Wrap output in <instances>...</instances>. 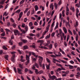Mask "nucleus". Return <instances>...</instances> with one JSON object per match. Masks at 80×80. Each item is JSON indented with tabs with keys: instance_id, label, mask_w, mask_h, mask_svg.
Returning <instances> with one entry per match:
<instances>
[{
	"instance_id": "f257e3e1",
	"label": "nucleus",
	"mask_w": 80,
	"mask_h": 80,
	"mask_svg": "<svg viewBox=\"0 0 80 80\" xmlns=\"http://www.w3.org/2000/svg\"><path fill=\"white\" fill-rule=\"evenodd\" d=\"M31 55H33L34 57H35L37 58L38 57L39 58V62L40 65V67H42V62L43 61V58L41 56H38V55H36L35 53L33 52H29V57H30Z\"/></svg>"
},
{
	"instance_id": "f03ea898",
	"label": "nucleus",
	"mask_w": 80,
	"mask_h": 80,
	"mask_svg": "<svg viewBox=\"0 0 80 80\" xmlns=\"http://www.w3.org/2000/svg\"><path fill=\"white\" fill-rule=\"evenodd\" d=\"M48 76L49 78H51V79H52V80H53L54 79H55L56 80L57 79V77L55 76H52L50 74H49Z\"/></svg>"
},
{
	"instance_id": "7ed1b4c3",
	"label": "nucleus",
	"mask_w": 80,
	"mask_h": 80,
	"mask_svg": "<svg viewBox=\"0 0 80 80\" xmlns=\"http://www.w3.org/2000/svg\"><path fill=\"white\" fill-rule=\"evenodd\" d=\"M13 32L14 33V35H17V34L18 35H22V34H20L19 33L18 31L17 30L15 29L13 31Z\"/></svg>"
},
{
	"instance_id": "20e7f679",
	"label": "nucleus",
	"mask_w": 80,
	"mask_h": 80,
	"mask_svg": "<svg viewBox=\"0 0 80 80\" xmlns=\"http://www.w3.org/2000/svg\"><path fill=\"white\" fill-rule=\"evenodd\" d=\"M35 66H36V67L38 68H39V66H38V64L36 63H35V65H33V66L32 67V69H33V70H35Z\"/></svg>"
},
{
	"instance_id": "39448f33",
	"label": "nucleus",
	"mask_w": 80,
	"mask_h": 80,
	"mask_svg": "<svg viewBox=\"0 0 80 80\" xmlns=\"http://www.w3.org/2000/svg\"><path fill=\"white\" fill-rule=\"evenodd\" d=\"M37 42H38V43H40V46H42V44H43V43L44 42L43 40H38V41Z\"/></svg>"
},
{
	"instance_id": "423d86ee",
	"label": "nucleus",
	"mask_w": 80,
	"mask_h": 80,
	"mask_svg": "<svg viewBox=\"0 0 80 80\" xmlns=\"http://www.w3.org/2000/svg\"><path fill=\"white\" fill-rule=\"evenodd\" d=\"M50 25L48 24L46 28V29L45 31L47 32V33L48 32V30H49V27H50Z\"/></svg>"
},
{
	"instance_id": "0eeeda50",
	"label": "nucleus",
	"mask_w": 80,
	"mask_h": 80,
	"mask_svg": "<svg viewBox=\"0 0 80 80\" xmlns=\"http://www.w3.org/2000/svg\"><path fill=\"white\" fill-rule=\"evenodd\" d=\"M63 30L65 33H67V28L65 27H63Z\"/></svg>"
},
{
	"instance_id": "6e6552de",
	"label": "nucleus",
	"mask_w": 80,
	"mask_h": 80,
	"mask_svg": "<svg viewBox=\"0 0 80 80\" xmlns=\"http://www.w3.org/2000/svg\"><path fill=\"white\" fill-rule=\"evenodd\" d=\"M42 21L44 22L42 25V26L44 27L45 25V23H46V22H45V18H43Z\"/></svg>"
},
{
	"instance_id": "1a4fd4ad",
	"label": "nucleus",
	"mask_w": 80,
	"mask_h": 80,
	"mask_svg": "<svg viewBox=\"0 0 80 80\" xmlns=\"http://www.w3.org/2000/svg\"><path fill=\"white\" fill-rule=\"evenodd\" d=\"M15 58V55H13V56H12V57L11 58V60L13 62H15V59H14Z\"/></svg>"
},
{
	"instance_id": "9d476101",
	"label": "nucleus",
	"mask_w": 80,
	"mask_h": 80,
	"mask_svg": "<svg viewBox=\"0 0 80 80\" xmlns=\"http://www.w3.org/2000/svg\"><path fill=\"white\" fill-rule=\"evenodd\" d=\"M23 56H21L20 61L22 62H24L25 61V60L23 59Z\"/></svg>"
},
{
	"instance_id": "9b49d317",
	"label": "nucleus",
	"mask_w": 80,
	"mask_h": 80,
	"mask_svg": "<svg viewBox=\"0 0 80 80\" xmlns=\"http://www.w3.org/2000/svg\"><path fill=\"white\" fill-rule=\"evenodd\" d=\"M39 48H42V49H45V50H47L48 48H47L45 47H43V46H39Z\"/></svg>"
},
{
	"instance_id": "f8f14e48",
	"label": "nucleus",
	"mask_w": 80,
	"mask_h": 80,
	"mask_svg": "<svg viewBox=\"0 0 80 80\" xmlns=\"http://www.w3.org/2000/svg\"><path fill=\"white\" fill-rule=\"evenodd\" d=\"M53 7H54V6L53 5V3H51L50 6V8H52V10H53Z\"/></svg>"
},
{
	"instance_id": "ddd939ff",
	"label": "nucleus",
	"mask_w": 80,
	"mask_h": 80,
	"mask_svg": "<svg viewBox=\"0 0 80 80\" xmlns=\"http://www.w3.org/2000/svg\"><path fill=\"white\" fill-rule=\"evenodd\" d=\"M63 63H65V64H67L68 63V62L67 61H64L63 60H61L60 59H59Z\"/></svg>"
},
{
	"instance_id": "4468645a",
	"label": "nucleus",
	"mask_w": 80,
	"mask_h": 80,
	"mask_svg": "<svg viewBox=\"0 0 80 80\" xmlns=\"http://www.w3.org/2000/svg\"><path fill=\"white\" fill-rule=\"evenodd\" d=\"M26 59L27 61H29L30 62V59L29 58V56L28 55H26Z\"/></svg>"
},
{
	"instance_id": "2eb2a0df",
	"label": "nucleus",
	"mask_w": 80,
	"mask_h": 80,
	"mask_svg": "<svg viewBox=\"0 0 80 80\" xmlns=\"http://www.w3.org/2000/svg\"><path fill=\"white\" fill-rule=\"evenodd\" d=\"M22 70L19 69V68H18V72L19 73H20V74H22V73L21 72H22Z\"/></svg>"
},
{
	"instance_id": "dca6fc26",
	"label": "nucleus",
	"mask_w": 80,
	"mask_h": 80,
	"mask_svg": "<svg viewBox=\"0 0 80 80\" xmlns=\"http://www.w3.org/2000/svg\"><path fill=\"white\" fill-rule=\"evenodd\" d=\"M58 22H57L56 23V27H55V28H54V30H55L57 28H58Z\"/></svg>"
},
{
	"instance_id": "f3484780",
	"label": "nucleus",
	"mask_w": 80,
	"mask_h": 80,
	"mask_svg": "<svg viewBox=\"0 0 80 80\" xmlns=\"http://www.w3.org/2000/svg\"><path fill=\"white\" fill-rule=\"evenodd\" d=\"M30 47H32V48H35V44L34 43L32 44V45H31L30 46Z\"/></svg>"
},
{
	"instance_id": "a211bd4d",
	"label": "nucleus",
	"mask_w": 80,
	"mask_h": 80,
	"mask_svg": "<svg viewBox=\"0 0 80 80\" xmlns=\"http://www.w3.org/2000/svg\"><path fill=\"white\" fill-rule=\"evenodd\" d=\"M34 8L35 11H37L38 10V7L37 5H36L34 6Z\"/></svg>"
},
{
	"instance_id": "6ab92c4d",
	"label": "nucleus",
	"mask_w": 80,
	"mask_h": 80,
	"mask_svg": "<svg viewBox=\"0 0 80 80\" xmlns=\"http://www.w3.org/2000/svg\"><path fill=\"white\" fill-rule=\"evenodd\" d=\"M62 35L63 36L64 40H66V38H67V36H65V33H62Z\"/></svg>"
},
{
	"instance_id": "aec40b11",
	"label": "nucleus",
	"mask_w": 80,
	"mask_h": 80,
	"mask_svg": "<svg viewBox=\"0 0 80 80\" xmlns=\"http://www.w3.org/2000/svg\"><path fill=\"white\" fill-rule=\"evenodd\" d=\"M6 0H3L1 1L0 2V5L1 4V5H3L4 4V2H5Z\"/></svg>"
},
{
	"instance_id": "412c9836",
	"label": "nucleus",
	"mask_w": 80,
	"mask_h": 80,
	"mask_svg": "<svg viewBox=\"0 0 80 80\" xmlns=\"http://www.w3.org/2000/svg\"><path fill=\"white\" fill-rule=\"evenodd\" d=\"M50 34H49V35H47L45 37V39H48V38H50Z\"/></svg>"
},
{
	"instance_id": "4be33fe9",
	"label": "nucleus",
	"mask_w": 80,
	"mask_h": 80,
	"mask_svg": "<svg viewBox=\"0 0 80 80\" xmlns=\"http://www.w3.org/2000/svg\"><path fill=\"white\" fill-rule=\"evenodd\" d=\"M59 50L60 52H62V53L63 55H65V52H64L62 50V49H61V48H59Z\"/></svg>"
},
{
	"instance_id": "5701e85b",
	"label": "nucleus",
	"mask_w": 80,
	"mask_h": 80,
	"mask_svg": "<svg viewBox=\"0 0 80 80\" xmlns=\"http://www.w3.org/2000/svg\"><path fill=\"white\" fill-rule=\"evenodd\" d=\"M78 34H76V42H77L78 41Z\"/></svg>"
},
{
	"instance_id": "b1692460",
	"label": "nucleus",
	"mask_w": 80,
	"mask_h": 80,
	"mask_svg": "<svg viewBox=\"0 0 80 80\" xmlns=\"http://www.w3.org/2000/svg\"><path fill=\"white\" fill-rule=\"evenodd\" d=\"M35 73L36 75H38L39 74V72H38V69H35Z\"/></svg>"
},
{
	"instance_id": "393cba45",
	"label": "nucleus",
	"mask_w": 80,
	"mask_h": 80,
	"mask_svg": "<svg viewBox=\"0 0 80 80\" xmlns=\"http://www.w3.org/2000/svg\"><path fill=\"white\" fill-rule=\"evenodd\" d=\"M69 69H73L74 68L73 66L69 65Z\"/></svg>"
},
{
	"instance_id": "a878e982",
	"label": "nucleus",
	"mask_w": 80,
	"mask_h": 80,
	"mask_svg": "<svg viewBox=\"0 0 80 80\" xmlns=\"http://www.w3.org/2000/svg\"><path fill=\"white\" fill-rule=\"evenodd\" d=\"M58 53L59 55L56 54V57H61V56H62V54L60 52H58Z\"/></svg>"
},
{
	"instance_id": "bb28decb",
	"label": "nucleus",
	"mask_w": 80,
	"mask_h": 80,
	"mask_svg": "<svg viewBox=\"0 0 80 80\" xmlns=\"http://www.w3.org/2000/svg\"><path fill=\"white\" fill-rule=\"evenodd\" d=\"M23 48L24 49H25V50L27 49H28L29 48L27 46H23Z\"/></svg>"
},
{
	"instance_id": "cd10ccee",
	"label": "nucleus",
	"mask_w": 80,
	"mask_h": 80,
	"mask_svg": "<svg viewBox=\"0 0 80 80\" xmlns=\"http://www.w3.org/2000/svg\"><path fill=\"white\" fill-rule=\"evenodd\" d=\"M8 15V13H7V12H5L3 13V16H4L5 15V16H6Z\"/></svg>"
},
{
	"instance_id": "c85d7f7f",
	"label": "nucleus",
	"mask_w": 80,
	"mask_h": 80,
	"mask_svg": "<svg viewBox=\"0 0 80 80\" xmlns=\"http://www.w3.org/2000/svg\"><path fill=\"white\" fill-rule=\"evenodd\" d=\"M22 41L23 42V43H27L28 42V41H27V40L26 39H23L22 40Z\"/></svg>"
},
{
	"instance_id": "c756f323",
	"label": "nucleus",
	"mask_w": 80,
	"mask_h": 80,
	"mask_svg": "<svg viewBox=\"0 0 80 80\" xmlns=\"http://www.w3.org/2000/svg\"><path fill=\"white\" fill-rule=\"evenodd\" d=\"M47 43L45 45V46H47V47H48V44L50 43V41H47Z\"/></svg>"
},
{
	"instance_id": "7c9ffc66",
	"label": "nucleus",
	"mask_w": 80,
	"mask_h": 80,
	"mask_svg": "<svg viewBox=\"0 0 80 80\" xmlns=\"http://www.w3.org/2000/svg\"><path fill=\"white\" fill-rule=\"evenodd\" d=\"M54 6L56 9H57V7L58 6V5L57 4V3H54Z\"/></svg>"
},
{
	"instance_id": "2f4dec72",
	"label": "nucleus",
	"mask_w": 80,
	"mask_h": 80,
	"mask_svg": "<svg viewBox=\"0 0 80 80\" xmlns=\"http://www.w3.org/2000/svg\"><path fill=\"white\" fill-rule=\"evenodd\" d=\"M2 48L4 50H8V48H7V47H5V46H3L2 47Z\"/></svg>"
},
{
	"instance_id": "473e14b6",
	"label": "nucleus",
	"mask_w": 80,
	"mask_h": 80,
	"mask_svg": "<svg viewBox=\"0 0 80 80\" xmlns=\"http://www.w3.org/2000/svg\"><path fill=\"white\" fill-rule=\"evenodd\" d=\"M32 61H36V60H37V58H33L32 57Z\"/></svg>"
},
{
	"instance_id": "72a5a7b5",
	"label": "nucleus",
	"mask_w": 80,
	"mask_h": 80,
	"mask_svg": "<svg viewBox=\"0 0 80 80\" xmlns=\"http://www.w3.org/2000/svg\"><path fill=\"white\" fill-rule=\"evenodd\" d=\"M62 17H65V10H63L62 12Z\"/></svg>"
},
{
	"instance_id": "f704fd0d",
	"label": "nucleus",
	"mask_w": 80,
	"mask_h": 80,
	"mask_svg": "<svg viewBox=\"0 0 80 80\" xmlns=\"http://www.w3.org/2000/svg\"><path fill=\"white\" fill-rule=\"evenodd\" d=\"M9 43H10V45H13V41L11 40H10L9 42Z\"/></svg>"
},
{
	"instance_id": "c9c22d12",
	"label": "nucleus",
	"mask_w": 80,
	"mask_h": 80,
	"mask_svg": "<svg viewBox=\"0 0 80 80\" xmlns=\"http://www.w3.org/2000/svg\"><path fill=\"white\" fill-rule=\"evenodd\" d=\"M12 26L14 28H15L17 27V24H16L15 23H14L12 24Z\"/></svg>"
},
{
	"instance_id": "e433bc0d",
	"label": "nucleus",
	"mask_w": 80,
	"mask_h": 80,
	"mask_svg": "<svg viewBox=\"0 0 80 80\" xmlns=\"http://www.w3.org/2000/svg\"><path fill=\"white\" fill-rule=\"evenodd\" d=\"M28 10H29L28 8H26L24 12V13H27V12H28Z\"/></svg>"
},
{
	"instance_id": "4c0bfd02",
	"label": "nucleus",
	"mask_w": 80,
	"mask_h": 80,
	"mask_svg": "<svg viewBox=\"0 0 80 80\" xmlns=\"http://www.w3.org/2000/svg\"><path fill=\"white\" fill-rule=\"evenodd\" d=\"M20 11H21V10L18 9L16 11V13H19L20 12Z\"/></svg>"
},
{
	"instance_id": "58836bf2",
	"label": "nucleus",
	"mask_w": 80,
	"mask_h": 80,
	"mask_svg": "<svg viewBox=\"0 0 80 80\" xmlns=\"http://www.w3.org/2000/svg\"><path fill=\"white\" fill-rule=\"evenodd\" d=\"M73 33L74 35H76L77 34H77V32H76V31H75V29L73 30Z\"/></svg>"
},
{
	"instance_id": "ea45409f",
	"label": "nucleus",
	"mask_w": 80,
	"mask_h": 80,
	"mask_svg": "<svg viewBox=\"0 0 80 80\" xmlns=\"http://www.w3.org/2000/svg\"><path fill=\"white\" fill-rule=\"evenodd\" d=\"M29 35H30V36H31V37H34V36H35V34H32V33H31V34H29Z\"/></svg>"
},
{
	"instance_id": "a19ab883",
	"label": "nucleus",
	"mask_w": 80,
	"mask_h": 80,
	"mask_svg": "<svg viewBox=\"0 0 80 80\" xmlns=\"http://www.w3.org/2000/svg\"><path fill=\"white\" fill-rule=\"evenodd\" d=\"M24 2H25L24 0H22L20 2V5H22V4H23V3H24Z\"/></svg>"
},
{
	"instance_id": "79ce46f5",
	"label": "nucleus",
	"mask_w": 80,
	"mask_h": 80,
	"mask_svg": "<svg viewBox=\"0 0 80 80\" xmlns=\"http://www.w3.org/2000/svg\"><path fill=\"white\" fill-rule=\"evenodd\" d=\"M5 35V32H3L1 34V36H4Z\"/></svg>"
},
{
	"instance_id": "37998d69",
	"label": "nucleus",
	"mask_w": 80,
	"mask_h": 80,
	"mask_svg": "<svg viewBox=\"0 0 80 80\" xmlns=\"http://www.w3.org/2000/svg\"><path fill=\"white\" fill-rule=\"evenodd\" d=\"M5 57L7 60H8V55H5Z\"/></svg>"
},
{
	"instance_id": "c03bdc74",
	"label": "nucleus",
	"mask_w": 80,
	"mask_h": 80,
	"mask_svg": "<svg viewBox=\"0 0 80 80\" xmlns=\"http://www.w3.org/2000/svg\"><path fill=\"white\" fill-rule=\"evenodd\" d=\"M46 60L48 63H50V60H49V59L47 58H46Z\"/></svg>"
},
{
	"instance_id": "a18cd8bd",
	"label": "nucleus",
	"mask_w": 80,
	"mask_h": 80,
	"mask_svg": "<svg viewBox=\"0 0 80 80\" xmlns=\"http://www.w3.org/2000/svg\"><path fill=\"white\" fill-rule=\"evenodd\" d=\"M57 60L55 59V58H53L52 61H53V62H54V63H56V62H57Z\"/></svg>"
},
{
	"instance_id": "49530a36",
	"label": "nucleus",
	"mask_w": 80,
	"mask_h": 80,
	"mask_svg": "<svg viewBox=\"0 0 80 80\" xmlns=\"http://www.w3.org/2000/svg\"><path fill=\"white\" fill-rule=\"evenodd\" d=\"M46 66V68L48 70L49 69V68H50V64L47 65Z\"/></svg>"
},
{
	"instance_id": "de8ad7c7",
	"label": "nucleus",
	"mask_w": 80,
	"mask_h": 80,
	"mask_svg": "<svg viewBox=\"0 0 80 80\" xmlns=\"http://www.w3.org/2000/svg\"><path fill=\"white\" fill-rule=\"evenodd\" d=\"M22 15H23V12H22L19 14V17H22Z\"/></svg>"
},
{
	"instance_id": "09e8293b",
	"label": "nucleus",
	"mask_w": 80,
	"mask_h": 80,
	"mask_svg": "<svg viewBox=\"0 0 80 80\" xmlns=\"http://www.w3.org/2000/svg\"><path fill=\"white\" fill-rule=\"evenodd\" d=\"M29 25L30 27H32V25H33V23H32V22H31L29 23Z\"/></svg>"
},
{
	"instance_id": "8fccbe9b",
	"label": "nucleus",
	"mask_w": 80,
	"mask_h": 80,
	"mask_svg": "<svg viewBox=\"0 0 80 80\" xmlns=\"http://www.w3.org/2000/svg\"><path fill=\"white\" fill-rule=\"evenodd\" d=\"M56 65H57V66H58L59 67H62V65H61V64H60L56 63Z\"/></svg>"
},
{
	"instance_id": "3c124183",
	"label": "nucleus",
	"mask_w": 80,
	"mask_h": 80,
	"mask_svg": "<svg viewBox=\"0 0 80 80\" xmlns=\"http://www.w3.org/2000/svg\"><path fill=\"white\" fill-rule=\"evenodd\" d=\"M69 38H70V36L69 35H68L67 37V42H68V40H69Z\"/></svg>"
},
{
	"instance_id": "603ef678",
	"label": "nucleus",
	"mask_w": 80,
	"mask_h": 80,
	"mask_svg": "<svg viewBox=\"0 0 80 80\" xmlns=\"http://www.w3.org/2000/svg\"><path fill=\"white\" fill-rule=\"evenodd\" d=\"M77 72H80V67H78L77 68Z\"/></svg>"
},
{
	"instance_id": "864d4df0",
	"label": "nucleus",
	"mask_w": 80,
	"mask_h": 80,
	"mask_svg": "<svg viewBox=\"0 0 80 80\" xmlns=\"http://www.w3.org/2000/svg\"><path fill=\"white\" fill-rule=\"evenodd\" d=\"M18 45L19 46H22L23 45V43L22 42H20L18 43Z\"/></svg>"
},
{
	"instance_id": "5fc2aeb1",
	"label": "nucleus",
	"mask_w": 80,
	"mask_h": 80,
	"mask_svg": "<svg viewBox=\"0 0 80 80\" xmlns=\"http://www.w3.org/2000/svg\"><path fill=\"white\" fill-rule=\"evenodd\" d=\"M55 21H54L52 23L51 25V28H53V25H54V24H55Z\"/></svg>"
},
{
	"instance_id": "6e6d98bb",
	"label": "nucleus",
	"mask_w": 80,
	"mask_h": 80,
	"mask_svg": "<svg viewBox=\"0 0 80 80\" xmlns=\"http://www.w3.org/2000/svg\"><path fill=\"white\" fill-rule=\"evenodd\" d=\"M21 30V31L22 33H23L24 34L25 33V32L23 29H21V30Z\"/></svg>"
},
{
	"instance_id": "4d7b16f0",
	"label": "nucleus",
	"mask_w": 80,
	"mask_h": 80,
	"mask_svg": "<svg viewBox=\"0 0 80 80\" xmlns=\"http://www.w3.org/2000/svg\"><path fill=\"white\" fill-rule=\"evenodd\" d=\"M21 30V31L22 33H23L24 34L25 33V32L23 29H21V30Z\"/></svg>"
},
{
	"instance_id": "13d9d810",
	"label": "nucleus",
	"mask_w": 80,
	"mask_h": 80,
	"mask_svg": "<svg viewBox=\"0 0 80 80\" xmlns=\"http://www.w3.org/2000/svg\"><path fill=\"white\" fill-rule=\"evenodd\" d=\"M68 32H69L71 35H72V31H71L70 29L68 30Z\"/></svg>"
},
{
	"instance_id": "bf43d9fd",
	"label": "nucleus",
	"mask_w": 80,
	"mask_h": 80,
	"mask_svg": "<svg viewBox=\"0 0 80 80\" xmlns=\"http://www.w3.org/2000/svg\"><path fill=\"white\" fill-rule=\"evenodd\" d=\"M30 11H28L27 13V15L28 16V17L29 16V15H30Z\"/></svg>"
},
{
	"instance_id": "052dcab7",
	"label": "nucleus",
	"mask_w": 80,
	"mask_h": 80,
	"mask_svg": "<svg viewBox=\"0 0 80 80\" xmlns=\"http://www.w3.org/2000/svg\"><path fill=\"white\" fill-rule=\"evenodd\" d=\"M5 30H6V32H10V31L8 29H5Z\"/></svg>"
},
{
	"instance_id": "680f3d73",
	"label": "nucleus",
	"mask_w": 80,
	"mask_h": 80,
	"mask_svg": "<svg viewBox=\"0 0 80 80\" xmlns=\"http://www.w3.org/2000/svg\"><path fill=\"white\" fill-rule=\"evenodd\" d=\"M77 26H78V21H76V26H75V27L76 28Z\"/></svg>"
},
{
	"instance_id": "e2e57ef3",
	"label": "nucleus",
	"mask_w": 80,
	"mask_h": 80,
	"mask_svg": "<svg viewBox=\"0 0 80 80\" xmlns=\"http://www.w3.org/2000/svg\"><path fill=\"white\" fill-rule=\"evenodd\" d=\"M49 4V1H47L46 4L47 7H48V4Z\"/></svg>"
},
{
	"instance_id": "0e129e2a",
	"label": "nucleus",
	"mask_w": 80,
	"mask_h": 80,
	"mask_svg": "<svg viewBox=\"0 0 80 80\" xmlns=\"http://www.w3.org/2000/svg\"><path fill=\"white\" fill-rule=\"evenodd\" d=\"M49 49H51V48H52V44H50L49 46Z\"/></svg>"
},
{
	"instance_id": "69168bd1",
	"label": "nucleus",
	"mask_w": 80,
	"mask_h": 80,
	"mask_svg": "<svg viewBox=\"0 0 80 80\" xmlns=\"http://www.w3.org/2000/svg\"><path fill=\"white\" fill-rule=\"evenodd\" d=\"M10 20H11V22H12V23H14V20H13V18H11Z\"/></svg>"
},
{
	"instance_id": "338daca9",
	"label": "nucleus",
	"mask_w": 80,
	"mask_h": 80,
	"mask_svg": "<svg viewBox=\"0 0 80 80\" xmlns=\"http://www.w3.org/2000/svg\"><path fill=\"white\" fill-rule=\"evenodd\" d=\"M62 3V1H60L58 3V5H60Z\"/></svg>"
},
{
	"instance_id": "774afa93",
	"label": "nucleus",
	"mask_w": 80,
	"mask_h": 80,
	"mask_svg": "<svg viewBox=\"0 0 80 80\" xmlns=\"http://www.w3.org/2000/svg\"><path fill=\"white\" fill-rule=\"evenodd\" d=\"M70 63H71V64H74V61L72 60H71L70 61Z\"/></svg>"
}]
</instances>
